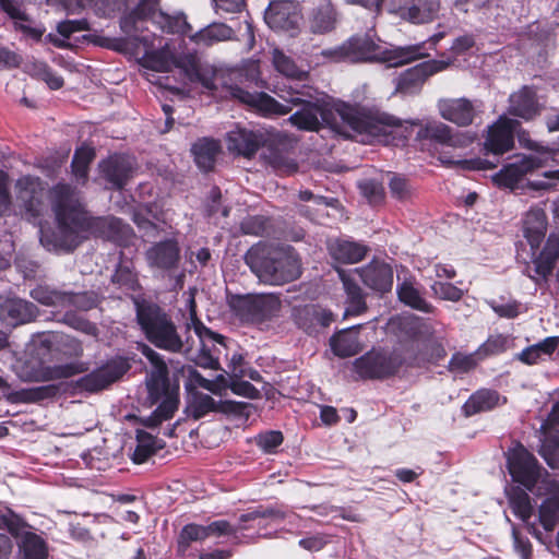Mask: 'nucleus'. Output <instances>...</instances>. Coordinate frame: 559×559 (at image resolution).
<instances>
[{
  "mask_svg": "<svg viewBox=\"0 0 559 559\" xmlns=\"http://www.w3.org/2000/svg\"><path fill=\"white\" fill-rule=\"evenodd\" d=\"M335 22L336 14L330 0H321V2L312 10L310 15V27L312 32H330L334 28Z\"/></svg>",
  "mask_w": 559,
  "mask_h": 559,
  "instance_id": "4c0bfd02",
  "label": "nucleus"
},
{
  "mask_svg": "<svg viewBox=\"0 0 559 559\" xmlns=\"http://www.w3.org/2000/svg\"><path fill=\"white\" fill-rule=\"evenodd\" d=\"M329 249L331 255L343 263H357L367 253L366 246L349 240H335L330 245Z\"/></svg>",
  "mask_w": 559,
  "mask_h": 559,
  "instance_id": "473e14b6",
  "label": "nucleus"
},
{
  "mask_svg": "<svg viewBox=\"0 0 559 559\" xmlns=\"http://www.w3.org/2000/svg\"><path fill=\"white\" fill-rule=\"evenodd\" d=\"M322 55L334 61H379L389 67H400L427 56L423 52V45L386 49L376 44L368 35L353 36L335 49L323 50Z\"/></svg>",
  "mask_w": 559,
  "mask_h": 559,
  "instance_id": "423d86ee",
  "label": "nucleus"
},
{
  "mask_svg": "<svg viewBox=\"0 0 559 559\" xmlns=\"http://www.w3.org/2000/svg\"><path fill=\"white\" fill-rule=\"evenodd\" d=\"M534 266L526 265L524 274H526L535 283L546 280L552 272L554 263L545 259L540 254L533 261Z\"/></svg>",
  "mask_w": 559,
  "mask_h": 559,
  "instance_id": "8fccbe9b",
  "label": "nucleus"
},
{
  "mask_svg": "<svg viewBox=\"0 0 559 559\" xmlns=\"http://www.w3.org/2000/svg\"><path fill=\"white\" fill-rule=\"evenodd\" d=\"M272 62L276 71L287 78L301 79L305 75V71L299 69L289 56L277 48L272 51Z\"/></svg>",
  "mask_w": 559,
  "mask_h": 559,
  "instance_id": "c03bdc74",
  "label": "nucleus"
},
{
  "mask_svg": "<svg viewBox=\"0 0 559 559\" xmlns=\"http://www.w3.org/2000/svg\"><path fill=\"white\" fill-rule=\"evenodd\" d=\"M85 21H64L58 24L57 29L60 35L69 38L72 34L86 28Z\"/></svg>",
  "mask_w": 559,
  "mask_h": 559,
  "instance_id": "338daca9",
  "label": "nucleus"
},
{
  "mask_svg": "<svg viewBox=\"0 0 559 559\" xmlns=\"http://www.w3.org/2000/svg\"><path fill=\"white\" fill-rule=\"evenodd\" d=\"M399 299L414 308L424 312H429L431 306L421 297L419 290L415 287L412 281H404L397 286Z\"/></svg>",
  "mask_w": 559,
  "mask_h": 559,
  "instance_id": "79ce46f5",
  "label": "nucleus"
},
{
  "mask_svg": "<svg viewBox=\"0 0 559 559\" xmlns=\"http://www.w3.org/2000/svg\"><path fill=\"white\" fill-rule=\"evenodd\" d=\"M264 159L269 166L281 175H292L298 169V164L293 154L277 146H270L264 153Z\"/></svg>",
  "mask_w": 559,
  "mask_h": 559,
  "instance_id": "e433bc0d",
  "label": "nucleus"
},
{
  "mask_svg": "<svg viewBox=\"0 0 559 559\" xmlns=\"http://www.w3.org/2000/svg\"><path fill=\"white\" fill-rule=\"evenodd\" d=\"M547 230V216L543 209L532 207L523 218V234L533 251L543 242Z\"/></svg>",
  "mask_w": 559,
  "mask_h": 559,
  "instance_id": "bb28decb",
  "label": "nucleus"
},
{
  "mask_svg": "<svg viewBox=\"0 0 559 559\" xmlns=\"http://www.w3.org/2000/svg\"><path fill=\"white\" fill-rule=\"evenodd\" d=\"M160 0H139L136 7L120 17V29L130 39L141 43L146 52L154 47V43L146 32L148 24L156 25L163 33L186 35L191 25L182 12L168 14L158 9Z\"/></svg>",
  "mask_w": 559,
  "mask_h": 559,
  "instance_id": "39448f33",
  "label": "nucleus"
},
{
  "mask_svg": "<svg viewBox=\"0 0 559 559\" xmlns=\"http://www.w3.org/2000/svg\"><path fill=\"white\" fill-rule=\"evenodd\" d=\"M389 187L392 197L396 198L397 200H406L412 194V188L408 181L397 175L391 177Z\"/></svg>",
  "mask_w": 559,
  "mask_h": 559,
  "instance_id": "6e6d98bb",
  "label": "nucleus"
},
{
  "mask_svg": "<svg viewBox=\"0 0 559 559\" xmlns=\"http://www.w3.org/2000/svg\"><path fill=\"white\" fill-rule=\"evenodd\" d=\"M481 104L467 98L442 99L438 104L441 117L460 127L473 123L476 115L480 111Z\"/></svg>",
  "mask_w": 559,
  "mask_h": 559,
  "instance_id": "a211bd4d",
  "label": "nucleus"
},
{
  "mask_svg": "<svg viewBox=\"0 0 559 559\" xmlns=\"http://www.w3.org/2000/svg\"><path fill=\"white\" fill-rule=\"evenodd\" d=\"M540 455L552 469H559V448L551 449L545 444L542 447Z\"/></svg>",
  "mask_w": 559,
  "mask_h": 559,
  "instance_id": "774afa93",
  "label": "nucleus"
},
{
  "mask_svg": "<svg viewBox=\"0 0 559 559\" xmlns=\"http://www.w3.org/2000/svg\"><path fill=\"white\" fill-rule=\"evenodd\" d=\"M364 284L370 289L379 293L391 290L393 285V271L384 262L372 261L368 265L355 270Z\"/></svg>",
  "mask_w": 559,
  "mask_h": 559,
  "instance_id": "5701e85b",
  "label": "nucleus"
},
{
  "mask_svg": "<svg viewBox=\"0 0 559 559\" xmlns=\"http://www.w3.org/2000/svg\"><path fill=\"white\" fill-rule=\"evenodd\" d=\"M261 144V136L253 131L236 128L227 133V148L237 154L251 156Z\"/></svg>",
  "mask_w": 559,
  "mask_h": 559,
  "instance_id": "c85d7f7f",
  "label": "nucleus"
},
{
  "mask_svg": "<svg viewBox=\"0 0 559 559\" xmlns=\"http://www.w3.org/2000/svg\"><path fill=\"white\" fill-rule=\"evenodd\" d=\"M401 348L372 349L355 361V369L362 378L378 379L393 374L404 362Z\"/></svg>",
  "mask_w": 559,
  "mask_h": 559,
  "instance_id": "9b49d317",
  "label": "nucleus"
},
{
  "mask_svg": "<svg viewBox=\"0 0 559 559\" xmlns=\"http://www.w3.org/2000/svg\"><path fill=\"white\" fill-rule=\"evenodd\" d=\"M240 227L243 234L262 236L266 228V221L261 216H251L243 219Z\"/></svg>",
  "mask_w": 559,
  "mask_h": 559,
  "instance_id": "13d9d810",
  "label": "nucleus"
},
{
  "mask_svg": "<svg viewBox=\"0 0 559 559\" xmlns=\"http://www.w3.org/2000/svg\"><path fill=\"white\" fill-rule=\"evenodd\" d=\"M68 297L63 301L62 308H75L79 310H90L97 305V298L94 294L81 293L72 294L66 293Z\"/></svg>",
  "mask_w": 559,
  "mask_h": 559,
  "instance_id": "3c124183",
  "label": "nucleus"
},
{
  "mask_svg": "<svg viewBox=\"0 0 559 559\" xmlns=\"http://www.w3.org/2000/svg\"><path fill=\"white\" fill-rule=\"evenodd\" d=\"M207 538L205 526L199 524H187L182 527L178 537V550L185 552L191 543L202 542Z\"/></svg>",
  "mask_w": 559,
  "mask_h": 559,
  "instance_id": "de8ad7c7",
  "label": "nucleus"
},
{
  "mask_svg": "<svg viewBox=\"0 0 559 559\" xmlns=\"http://www.w3.org/2000/svg\"><path fill=\"white\" fill-rule=\"evenodd\" d=\"M431 289L437 297L444 300L459 301L463 297L462 289L447 282H435Z\"/></svg>",
  "mask_w": 559,
  "mask_h": 559,
  "instance_id": "5fc2aeb1",
  "label": "nucleus"
},
{
  "mask_svg": "<svg viewBox=\"0 0 559 559\" xmlns=\"http://www.w3.org/2000/svg\"><path fill=\"white\" fill-rule=\"evenodd\" d=\"M88 369L87 364L75 361L56 366H41L35 371L31 380L51 381L70 378L72 376L85 372Z\"/></svg>",
  "mask_w": 559,
  "mask_h": 559,
  "instance_id": "7c9ffc66",
  "label": "nucleus"
},
{
  "mask_svg": "<svg viewBox=\"0 0 559 559\" xmlns=\"http://www.w3.org/2000/svg\"><path fill=\"white\" fill-rule=\"evenodd\" d=\"M499 402V394L491 390H479L464 404V413L472 416L479 412L492 409Z\"/></svg>",
  "mask_w": 559,
  "mask_h": 559,
  "instance_id": "a19ab883",
  "label": "nucleus"
},
{
  "mask_svg": "<svg viewBox=\"0 0 559 559\" xmlns=\"http://www.w3.org/2000/svg\"><path fill=\"white\" fill-rule=\"evenodd\" d=\"M245 261L260 282L283 285L300 276V261L290 247L275 248L264 245L251 247Z\"/></svg>",
  "mask_w": 559,
  "mask_h": 559,
  "instance_id": "0eeeda50",
  "label": "nucleus"
},
{
  "mask_svg": "<svg viewBox=\"0 0 559 559\" xmlns=\"http://www.w3.org/2000/svg\"><path fill=\"white\" fill-rule=\"evenodd\" d=\"M229 306L242 321L263 322L277 316L281 301L273 294H248L234 296Z\"/></svg>",
  "mask_w": 559,
  "mask_h": 559,
  "instance_id": "9d476101",
  "label": "nucleus"
},
{
  "mask_svg": "<svg viewBox=\"0 0 559 559\" xmlns=\"http://www.w3.org/2000/svg\"><path fill=\"white\" fill-rule=\"evenodd\" d=\"M520 127L519 121L501 116L497 122L488 129V134L485 141L487 151L495 155H501L513 148L514 133Z\"/></svg>",
  "mask_w": 559,
  "mask_h": 559,
  "instance_id": "dca6fc26",
  "label": "nucleus"
},
{
  "mask_svg": "<svg viewBox=\"0 0 559 559\" xmlns=\"http://www.w3.org/2000/svg\"><path fill=\"white\" fill-rule=\"evenodd\" d=\"M21 549L24 559H47L44 540L34 533H26L22 538Z\"/></svg>",
  "mask_w": 559,
  "mask_h": 559,
  "instance_id": "49530a36",
  "label": "nucleus"
},
{
  "mask_svg": "<svg viewBox=\"0 0 559 559\" xmlns=\"http://www.w3.org/2000/svg\"><path fill=\"white\" fill-rule=\"evenodd\" d=\"M558 347L559 336H548L536 344L525 347L516 355V358L527 366L537 365L551 357Z\"/></svg>",
  "mask_w": 559,
  "mask_h": 559,
  "instance_id": "c756f323",
  "label": "nucleus"
},
{
  "mask_svg": "<svg viewBox=\"0 0 559 559\" xmlns=\"http://www.w3.org/2000/svg\"><path fill=\"white\" fill-rule=\"evenodd\" d=\"M136 319L146 338L156 347L179 353L185 344L170 318L157 305L136 304Z\"/></svg>",
  "mask_w": 559,
  "mask_h": 559,
  "instance_id": "1a4fd4ad",
  "label": "nucleus"
},
{
  "mask_svg": "<svg viewBox=\"0 0 559 559\" xmlns=\"http://www.w3.org/2000/svg\"><path fill=\"white\" fill-rule=\"evenodd\" d=\"M219 150L217 141L204 138L193 144L191 152L198 167L203 171H209L213 169Z\"/></svg>",
  "mask_w": 559,
  "mask_h": 559,
  "instance_id": "f704fd0d",
  "label": "nucleus"
},
{
  "mask_svg": "<svg viewBox=\"0 0 559 559\" xmlns=\"http://www.w3.org/2000/svg\"><path fill=\"white\" fill-rule=\"evenodd\" d=\"M17 205L28 219L48 211L47 197L58 224L57 231L40 228V242L49 251H71L81 241L83 233L119 241L130 233V227L116 217H92L83 210L76 192L68 185H57L49 192L44 182L34 176H22L14 186Z\"/></svg>",
  "mask_w": 559,
  "mask_h": 559,
  "instance_id": "7ed1b4c3",
  "label": "nucleus"
},
{
  "mask_svg": "<svg viewBox=\"0 0 559 559\" xmlns=\"http://www.w3.org/2000/svg\"><path fill=\"white\" fill-rule=\"evenodd\" d=\"M449 64L450 61L430 60L407 69L400 75L396 90L403 94H413L420 88L428 76L444 70Z\"/></svg>",
  "mask_w": 559,
  "mask_h": 559,
  "instance_id": "f3484780",
  "label": "nucleus"
},
{
  "mask_svg": "<svg viewBox=\"0 0 559 559\" xmlns=\"http://www.w3.org/2000/svg\"><path fill=\"white\" fill-rule=\"evenodd\" d=\"M145 60L156 71L167 72L174 67L178 68L190 82H199L210 91L222 88L224 96L239 100L233 93L235 87L241 88L234 83L241 75L239 71L215 70L210 64L203 63L194 52L175 56L170 51L168 44H165L158 50L145 52Z\"/></svg>",
  "mask_w": 559,
  "mask_h": 559,
  "instance_id": "20e7f679",
  "label": "nucleus"
},
{
  "mask_svg": "<svg viewBox=\"0 0 559 559\" xmlns=\"http://www.w3.org/2000/svg\"><path fill=\"white\" fill-rule=\"evenodd\" d=\"M239 405L236 402H216L209 394L191 390L186 405V414L197 420L212 412H234Z\"/></svg>",
  "mask_w": 559,
  "mask_h": 559,
  "instance_id": "412c9836",
  "label": "nucleus"
},
{
  "mask_svg": "<svg viewBox=\"0 0 559 559\" xmlns=\"http://www.w3.org/2000/svg\"><path fill=\"white\" fill-rule=\"evenodd\" d=\"M233 393L245 396L248 399H258L259 390L255 389L250 382L242 380H233L229 384Z\"/></svg>",
  "mask_w": 559,
  "mask_h": 559,
  "instance_id": "680f3d73",
  "label": "nucleus"
},
{
  "mask_svg": "<svg viewBox=\"0 0 559 559\" xmlns=\"http://www.w3.org/2000/svg\"><path fill=\"white\" fill-rule=\"evenodd\" d=\"M187 328L194 331L201 346L199 354L194 358L195 364L205 369H218V359L211 354L209 343L222 344L224 337L212 332L197 318L193 299H191L190 322L187 323Z\"/></svg>",
  "mask_w": 559,
  "mask_h": 559,
  "instance_id": "4468645a",
  "label": "nucleus"
},
{
  "mask_svg": "<svg viewBox=\"0 0 559 559\" xmlns=\"http://www.w3.org/2000/svg\"><path fill=\"white\" fill-rule=\"evenodd\" d=\"M426 136L450 146H465L473 141V138L465 133L452 134L451 128L442 122L427 124Z\"/></svg>",
  "mask_w": 559,
  "mask_h": 559,
  "instance_id": "c9c22d12",
  "label": "nucleus"
},
{
  "mask_svg": "<svg viewBox=\"0 0 559 559\" xmlns=\"http://www.w3.org/2000/svg\"><path fill=\"white\" fill-rule=\"evenodd\" d=\"M145 258L150 267L160 272H170L178 267L180 248L176 240L167 239L148 248Z\"/></svg>",
  "mask_w": 559,
  "mask_h": 559,
  "instance_id": "6ab92c4d",
  "label": "nucleus"
},
{
  "mask_svg": "<svg viewBox=\"0 0 559 559\" xmlns=\"http://www.w3.org/2000/svg\"><path fill=\"white\" fill-rule=\"evenodd\" d=\"M1 312L11 318L15 324L25 323L35 318L36 307L23 299H10L2 305Z\"/></svg>",
  "mask_w": 559,
  "mask_h": 559,
  "instance_id": "ea45409f",
  "label": "nucleus"
},
{
  "mask_svg": "<svg viewBox=\"0 0 559 559\" xmlns=\"http://www.w3.org/2000/svg\"><path fill=\"white\" fill-rule=\"evenodd\" d=\"M539 254L555 264L559 258V236L550 235Z\"/></svg>",
  "mask_w": 559,
  "mask_h": 559,
  "instance_id": "0e129e2a",
  "label": "nucleus"
},
{
  "mask_svg": "<svg viewBox=\"0 0 559 559\" xmlns=\"http://www.w3.org/2000/svg\"><path fill=\"white\" fill-rule=\"evenodd\" d=\"M340 278L343 283L344 289L348 299V307L345 311V316L348 314H360L366 310V302L361 288L346 274L343 270H337Z\"/></svg>",
  "mask_w": 559,
  "mask_h": 559,
  "instance_id": "58836bf2",
  "label": "nucleus"
},
{
  "mask_svg": "<svg viewBox=\"0 0 559 559\" xmlns=\"http://www.w3.org/2000/svg\"><path fill=\"white\" fill-rule=\"evenodd\" d=\"M126 371L123 364L111 361L79 380V385L90 392L105 389Z\"/></svg>",
  "mask_w": 559,
  "mask_h": 559,
  "instance_id": "a878e982",
  "label": "nucleus"
},
{
  "mask_svg": "<svg viewBox=\"0 0 559 559\" xmlns=\"http://www.w3.org/2000/svg\"><path fill=\"white\" fill-rule=\"evenodd\" d=\"M234 31L224 23H212L190 35L191 41L200 46H212L216 43L231 39Z\"/></svg>",
  "mask_w": 559,
  "mask_h": 559,
  "instance_id": "72a5a7b5",
  "label": "nucleus"
},
{
  "mask_svg": "<svg viewBox=\"0 0 559 559\" xmlns=\"http://www.w3.org/2000/svg\"><path fill=\"white\" fill-rule=\"evenodd\" d=\"M476 364L474 355L455 354L450 360V370L457 373L467 372L475 368Z\"/></svg>",
  "mask_w": 559,
  "mask_h": 559,
  "instance_id": "4d7b16f0",
  "label": "nucleus"
},
{
  "mask_svg": "<svg viewBox=\"0 0 559 559\" xmlns=\"http://www.w3.org/2000/svg\"><path fill=\"white\" fill-rule=\"evenodd\" d=\"M396 14L412 24H427L439 17L440 0H393Z\"/></svg>",
  "mask_w": 559,
  "mask_h": 559,
  "instance_id": "2eb2a0df",
  "label": "nucleus"
},
{
  "mask_svg": "<svg viewBox=\"0 0 559 559\" xmlns=\"http://www.w3.org/2000/svg\"><path fill=\"white\" fill-rule=\"evenodd\" d=\"M104 177L116 188H122L132 177L134 160L127 155H114L100 165Z\"/></svg>",
  "mask_w": 559,
  "mask_h": 559,
  "instance_id": "393cba45",
  "label": "nucleus"
},
{
  "mask_svg": "<svg viewBox=\"0 0 559 559\" xmlns=\"http://www.w3.org/2000/svg\"><path fill=\"white\" fill-rule=\"evenodd\" d=\"M283 440L282 432L276 430L266 431L255 437L257 445L266 453H272L283 443Z\"/></svg>",
  "mask_w": 559,
  "mask_h": 559,
  "instance_id": "864d4df0",
  "label": "nucleus"
},
{
  "mask_svg": "<svg viewBox=\"0 0 559 559\" xmlns=\"http://www.w3.org/2000/svg\"><path fill=\"white\" fill-rule=\"evenodd\" d=\"M25 2L26 0H0V8L15 21L17 29L22 31L29 37L39 40L44 33L41 29L20 23L29 21V17L24 10Z\"/></svg>",
  "mask_w": 559,
  "mask_h": 559,
  "instance_id": "2f4dec72",
  "label": "nucleus"
},
{
  "mask_svg": "<svg viewBox=\"0 0 559 559\" xmlns=\"http://www.w3.org/2000/svg\"><path fill=\"white\" fill-rule=\"evenodd\" d=\"M31 296L36 301L45 306L61 307L63 301L68 298L66 292L50 289L48 287L38 286L31 292Z\"/></svg>",
  "mask_w": 559,
  "mask_h": 559,
  "instance_id": "09e8293b",
  "label": "nucleus"
},
{
  "mask_svg": "<svg viewBox=\"0 0 559 559\" xmlns=\"http://www.w3.org/2000/svg\"><path fill=\"white\" fill-rule=\"evenodd\" d=\"M536 493L546 497L539 506L538 520L546 533H551L559 524V481L546 475Z\"/></svg>",
  "mask_w": 559,
  "mask_h": 559,
  "instance_id": "ddd939ff",
  "label": "nucleus"
},
{
  "mask_svg": "<svg viewBox=\"0 0 559 559\" xmlns=\"http://www.w3.org/2000/svg\"><path fill=\"white\" fill-rule=\"evenodd\" d=\"M359 189L361 194L368 200L370 204H378L384 198L383 186L373 179H365L360 181Z\"/></svg>",
  "mask_w": 559,
  "mask_h": 559,
  "instance_id": "603ef678",
  "label": "nucleus"
},
{
  "mask_svg": "<svg viewBox=\"0 0 559 559\" xmlns=\"http://www.w3.org/2000/svg\"><path fill=\"white\" fill-rule=\"evenodd\" d=\"M233 91L239 102L264 116L286 115L294 107L300 106V109L288 118V121L302 131H318L324 123L340 134L347 138H359V141L366 143L374 141L389 143L391 136L402 135L401 121L393 116L376 109L346 104L337 105L333 111L324 103L313 99L309 92L292 86L288 90L280 91L278 97L283 103L266 93H250L236 87Z\"/></svg>",
  "mask_w": 559,
  "mask_h": 559,
  "instance_id": "f257e3e1",
  "label": "nucleus"
},
{
  "mask_svg": "<svg viewBox=\"0 0 559 559\" xmlns=\"http://www.w3.org/2000/svg\"><path fill=\"white\" fill-rule=\"evenodd\" d=\"M512 536L515 550L522 559H530L532 555V545L527 538H524L515 527L512 528Z\"/></svg>",
  "mask_w": 559,
  "mask_h": 559,
  "instance_id": "69168bd1",
  "label": "nucleus"
},
{
  "mask_svg": "<svg viewBox=\"0 0 559 559\" xmlns=\"http://www.w3.org/2000/svg\"><path fill=\"white\" fill-rule=\"evenodd\" d=\"M264 20L275 31H294L300 16L290 1L273 0L265 10Z\"/></svg>",
  "mask_w": 559,
  "mask_h": 559,
  "instance_id": "aec40b11",
  "label": "nucleus"
},
{
  "mask_svg": "<svg viewBox=\"0 0 559 559\" xmlns=\"http://www.w3.org/2000/svg\"><path fill=\"white\" fill-rule=\"evenodd\" d=\"M509 112L524 120H531L538 114L536 92L527 86L511 94L509 98Z\"/></svg>",
  "mask_w": 559,
  "mask_h": 559,
  "instance_id": "cd10ccee",
  "label": "nucleus"
},
{
  "mask_svg": "<svg viewBox=\"0 0 559 559\" xmlns=\"http://www.w3.org/2000/svg\"><path fill=\"white\" fill-rule=\"evenodd\" d=\"M507 461L513 480L530 491L537 489L540 480L548 475L547 473L542 475V467L535 456L520 443L508 451Z\"/></svg>",
  "mask_w": 559,
  "mask_h": 559,
  "instance_id": "f8f14e48",
  "label": "nucleus"
},
{
  "mask_svg": "<svg viewBox=\"0 0 559 559\" xmlns=\"http://www.w3.org/2000/svg\"><path fill=\"white\" fill-rule=\"evenodd\" d=\"M142 354L152 365L145 381L148 400L152 405L160 402L158 407L143 419L145 426L154 428L174 416L178 407L177 390L170 388L168 368L160 355L147 345L142 346Z\"/></svg>",
  "mask_w": 559,
  "mask_h": 559,
  "instance_id": "6e6552de",
  "label": "nucleus"
},
{
  "mask_svg": "<svg viewBox=\"0 0 559 559\" xmlns=\"http://www.w3.org/2000/svg\"><path fill=\"white\" fill-rule=\"evenodd\" d=\"M17 205L28 219L48 211L47 197L58 224L57 231L40 228V242L49 251H71L81 241L83 233L119 241L130 233V227L116 217H92L83 210L76 192L68 185H57L49 192L44 182L34 176H22L14 186Z\"/></svg>",
  "mask_w": 559,
  "mask_h": 559,
  "instance_id": "f03ea898",
  "label": "nucleus"
},
{
  "mask_svg": "<svg viewBox=\"0 0 559 559\" xmlns=\"http://www.w3.org/2000/svg\"><path fill=\"white\" fill-rule=\"evenodd\" d=\"M205 531L207 537L215 535V536H222V535H230L236 533L237 530H235L227 521L221 520V521H214L210 523L209 525H205Z\"/></svg>",
  "mask_w": 559,
  "mask_h": 559,
  "instance_id": "e2e57ef3",
  "label": "nucleus"
},
{
  "mask_svg": "<svg viewBox=\"0 0 559 559\" xmlns=\"http://www.w3.org/2000/svg\"><path fill=\"white\" fill-rule=\"evenodd\" d=\"M331 346L334 354L340 357H350L359 352L358 338L350 331H343L332 337Z\"/></svg>",
  "mask_w": 559,
  "mask_h": 559,
  "instance_id": "37998d69",
  "label": "nucleus"
},
{
  "mask_svg": "<svg viewBox=\"0 0 559 559\" xmlns=\"http://www.w3.org/2000/svg\"><path fill=\"white\" fill-rule=\"evenodd\" d=\"M12 202L8 190V176L0 170V216L11 212Z\"/></svg>",
  "mask_w": 559,
  "mask_h": 559,
  "instance_id": "052dcab7",
  "label": "nucleus"
},
{
  "mask_svg": "<svg viewBox=\"0 0 559 559\" xmlns=\"http://www.w3.org/2000/svg\"><path fill=\"white\" fill-rule=\"evenodd\" d=\"M136 447L132 454V461L136 464L144 463L150 456H152L156 450V439L142 430L136 433Z\"/></svg>",
  "mask_w": 559,
  "mask_h": 559,
  "instance_id": "a18cd8bd",
  "label": "nucleus"
},
{
  "mask_svg": "<svg viewBox=\"0 0 559 559\" xmlns=\"http://www.w3.org/2000/svg\"><path fill=\"white\" fill-rule=\"evenodd\" d=\"M490 306H491L492 310L499 317H502V318L513 319V318L518 317L521 312V310H520L521 304L515 300L508 301L504 304L491 302Z\"/></svg>",
  "mask_w": 559,
  "mask_h": 559,
  "instance_id": "bf43d9fd",
  "label": "nucleus"
},
{
  "mask_svg": "<svg viewBox=\"0 0 559 559\" xmlns=\"http://www.w3.org/2000/svg\"><path fill=\"white\" fill-rule=\"evenodd\" d=\"M539 165L536 157L523 156L506 165L492 178L499 187L514 189L527 174L538 168Z\"/></svg>",
  "mask_w": 559,
  "mask_h": 559,
  "instance_id": "4be33fe9",
  "label": "nucleus"
},
{
  "mask_svg": "<svg viewBox=\"0 0 559 559\" xmlns=\"http://www.w3.org/2000/svg\"><path fill=\"white\" fill-rule=\"evenodd\" d=\"M509 506L512 509L514 515L520 518L527 525V531L540 543L548 544L550 538L548 535H544L534 523H530L528 520L532 516L533 507L531 504V498L528 493L521 488H512L508 493Z\"/></svg>",
  "mask_w": 559,
  "mask_h": 559,
  "instance_id": "b1692460",
  "label": "nucleus"
}]
</instances>
